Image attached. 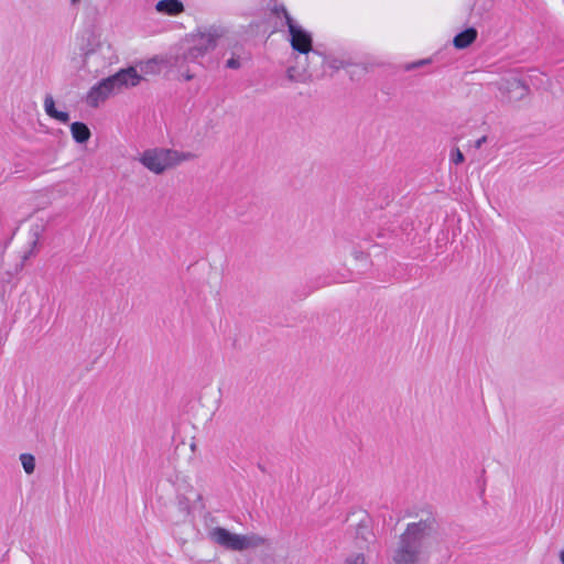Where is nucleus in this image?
Instances as JSON below:
<instances>
[{"label":"nucleus","instance_id":"obj_22","mask_svg":"<svg viewBox=\"0 0 564 564\" xmlns=\"http://www.w3.org/2000/svg\"><path fill=\"white\" fill-rule=\"evenodd\" d=\"M183 76H184V79H185V80H187V82H188V80H191V79H193V77H194V75H193V74H191V73H188V72H187V73H185Z\"/></svg>","mask_w":564,"mask_h":564},{"label":"nucleus","instance_id":"obj_8","mask_svg":"<svg viewBox=\"0 0 564 564\" xmlns=\"http://www.w3.org/2000/svg\"><path fill=\"white\" fill-rule=\"evenodd\" d=\"M477 39V31L474 28H468L459 32L453 40L456 48H466Z\"/></svg>","mask_w":564,"mask_h":564},{"label":"nucleus","instance_id":"obj_25","mask_svg":"<svg viewBox=\"0 0 564 564\" xmlns=\"http://www.w3.org/2000/svg\"><path fill=\"white\" fill-rule=\"evenodd\" d=\"M78 2H79V0H70V3H72L73 6H76Z\"/></svg>","mask_w":564,"mask_h":564},{"label":"nucleus","instance_id":"obj_7","mask_svg":"<svg viewBox=\"0 0 564 564\" xmlns=\"http://www.w3.org/2000/svg\"><path fill=\"white\" fill-rule=\"evenodd\" d=\"M155 9L160 13L177 15L184 11V6L180 0H160Z\"/></svg>","mask_w":564,"mask_h":564},{"label":"nucleus","instance_id":"obj_1","mask_svg":"<svg viewBox=\"0 0 564 564\" xmlns=\"http://www.w3.org/2000/svg\"><path fill=\"white\" fill-rule=\"evenodd\" d=\"M436 528L433 517L409 523L399 538L389 564H419L429 541L436 533Z\"/></svg>","mask_w":564,"mask_h":564},{"label":"nucleus","instance_id":"obj_9","mask_svg":"<svg viewBox=\"0 0 564 564\" xmlns=\"http://www.w3.org/2000/svg\"><path fill=\"white\" fill-rule=\"evenodd\" d=\"M70 133L77 143H85L89 140L91 133L89 128L84 122H73L70 126Z\"/></svg>","mask_w":564,"mask_h":564},{"label":"nucleus","instance_id":"obj_12","mask_svg":"<svg viewBox=\"0 0 564 564\" xmlns=\"http://www.w3.org/2000/svg\"><path fill=\"white\" fill-rule=\"evenodd\" d=\"M21 464L26 474H32L35 469V459L31 454H21L20 456Z\"/></svg>","mask_w":564,"mask_h":564},{"label":"nucleus","instance_id":"obj_3","mask_svg":"<svg viewBox=\"0 0 564 564\" xmlns=\"http://www.w3.org/2000/svg\"><path fill=\"white\" fill-rule=\"evenodd\" d=\"M196 155L192 152H183L173 149L153 148L143 151L139 162L154 174H162L166 170L175 167L183 162L192 161Z\"/></svg>","mask_w":564,"mask_h":564},{"label":"nucleus","instance_id":"obj_4","mask_svg":"<svg viewBox=\"0 0 564 564\" xmlns=\"http://www.w3.org/2000/svg\"><path fill=\"white\" fill-rule=\"evenodd\" d=\"M209 538L213 542L231 551H245L258 547L264 544V539L256 535H241L229 532L227 529L216 527L209 531Z\"/></svg>","mask_w":564,"mask_h":564},{"label":"nucleus","instance_id":"obj_5","mask_svg":"<svg viewBox=\"0 0 564 564\" xmlns=\"http://www.w3.org/2000/svg\"><path fill=\"white\" fill-rule=\"evenodd\" d=\"M282 10L289 33L291 35L290 43L292 48L304 55H307L310 52H312L314 55L321 56L318 51L313 50V39L311 33L305 31L301 25L296 24L285 8H282Z\"/></svg>","mask_w":564,"mask_h":564},{"label":"nucleus","instance_id":"obj_17","mask_svg":"<svg viewBox=\"0 0 564 564\" xmlns=\"http://www.w3.org/2000/svg\"><path fill=\"white\" fill-rule=\"evenodd\" d=\"M346 564H366L364 554H357L351 558L347 560Z\"/></svg>","mask_w":564,"mask_h":564},{"label":"nucleus","instance_id":"obj_24","mask_svg":"<svg viewBox=\"0 0 564 564\" xmlns=\"http://www.w3.org/2000/svg\"><path fill=\"white\" fill-rule=\"evenodd\" d=\"M561 562L564 564V549L560 553Z\"/></svg>","mask_w":564,"mask_h":564},{"label":"nucleus","instance_id":"obj_21","mask_svg":"<svg viewBox=\"0 0 564 564\" xmlns=\"http://www.w3.org/2000/svg\"><path fill=\"white\" fill-rule=\"evenodd\" d=\"M354 257L356 260H361V259H365L366 258V253L362 252V251H359V250H355L352 252Z\"/></svg>","mask_w":564,"mask_h":564},{"label":"nucleus","instance_id":"obj_18","mask_svg":"<svg viewBox=\"0 0 564 564\" xmlns=\"http://www.w3.org/2000/svg\"><path fill=\"white\" fill-rule=\"evenodd\" d=\"M226 67L231 69H238L240 67V61L236 57H231L226 62Z\"/></svg>","mask_w":564,"mask_h":564},{"label":"nucleus","instance_id":"obj_14","mask_svg":"<svg viewBox=\"0 0 564 564\" xmlns=\"http://www.w3.org/2000/svg\"><path fill=\"white\" fill-rule=\"evenodd\" d=\"M511 90H519V98H522L528 93V87L518 79H514L511 84Z\"/></svg>","mask_w":564,"mask_h":564},{"label":"nucleus","instance_id":"obj_16","mask_svg":"<svg viewBox=\"0 0 564 564\" xmlns=\"http://www.w3.org/2000/svg\"><path fill=\"white\" fill-rule=\"evenodd\" d=\"M53 119H55V120H57V121H59L62 123H67L69 121V113L66 112V111L57 110V112L55 113Z\"/></svg>","mask_w":564,"mask_h":564},{"label":"nucleus","instance_id":"obj_6","mask_svg":"<svg viewBox=\"0 0 564 564\" xmlns=\"http://www.w3.org/2000/svg\"><path fill=\"white\" fill-rule=\"evenodd\" d=\"M217 35L212 32H202L193 36V44L184 54L185 62H196L207 52L216 47Z\"/></svg>","mask_w":564,"mask_h":564},{"label":"nucleus","instance_id":"obj_19","mask_svg":"<svg viewBox=\"0 0 564 564\" xmlns=\"http://www.w3.org/2000/svg\"><path fill=\"white\" fill-rule=\"evenodd\" d=\"M427 62H429L427 59H421L419 62H415V63H412V64L408 65L406 69H412V68L420 67L422 65H425Z\"/></svg>","mask_w":564,"mask_h":564},{"label":"nucleus","instance_id":"obj_2","mask_svg":"<svg viewBox=\"0 0 564 564\" xmlns=\"http://www.w3.org/2000/svg\"><path fill=\"white\" fill-rule=\"evenodd\" d=\"M141 79V75L134 67L122 68L94 85L87 94L86 101L90 107H98L111 95L121 91L123 88L135 87Z\"/></svg>","mask_w":564,"mask_h":564},{"label":"nucleus","instance_id":"obj_11","mask_svg":"<svg viewBox=\"0 0 564 564\" xmlns=\"http://www.w3.org/2000/svg\"><path fill=\"white\" fill-rule=\"evenodd\" d=\"M322 63L324 66H327L328 68L333 70H339L340 68L345 67V62L343 59L336 58V57H326L321 53Z\"/></svg>","mask_w":564,"mask_h":564},{"label":"nucleus","instance_id":"obj_15","mask_svg":"<svg viewBox=\"0 0 564 564\" xmlns=\"http://www.w3.org/2000/svg\"><path fill=\"white\" fill-rule=\"evenodd\" d=\"M451 162L456 164V165H458V164L464 162V154L462 153V151L458 148L452 150V152H451Z\"/></svg>","mask_w":564,"mask_h":564},{"label":"nucleus","instance_id":"obj_20","mask_svg":"<svg viewBox=\"0 0 564 564\" xmlns=\"http://www.w3.org/2000/svg\"><path fill=\"white\" fill-rule=\"evenodd\" d=\"M486 141H487V137H485V135L477 139L474 143L475 149H480Z\"/></svg>","mask_w":564,"mask_h":564},{"label":"nucleus","instance_id":"obj_10","mask_svg":"<svg viewBox=\"0 0 564 564\" xmlns=\"http://www.w3.org/2000/svg\"><path fill=\"white\" fill-rule=\"evenodd\" d=\"M288 78L292 82H308L312 80L314 77H318V75H315L314 72L310 70L308 68H303L299 70L294 66H290L286 69Z\"/></svg>","mask_w":564,"mask_h":564},{"label":"nucleus","instance_id":"obj_13","mask_svg":"<svg viewBox=\"0 0 564 564\" xmlns=\"http://www.w3.org/2000/svg\"><path fill=\"white\" fill-rule=\"evenodd\" d=\"M44 109L48 117L53 118L57 112L55 108V101L51 95H46L44 99Z\"/></svg>","mask_w":564,"mask_h":564},{"label":"nucleus","instance_id":"obj_23","mask_svg":"<svg viewBox=\"0 0 564 564\" xmlns=\"http://www.w3.org/2000/svg\"><path fill=\"white\" fill-rule=\"evenodd\" d=\"M282 8H284V7H283V6H282V7H276V8L274 9V13H275V14H280V13H282V14H283V10H282Z\"/></svg>","mask_w":564,"mask_h":564}]
</instances>
